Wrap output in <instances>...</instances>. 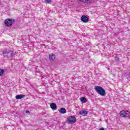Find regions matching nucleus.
I'll list each match as a JSON object with an SVG mask.
<instances>
[{
    "label": "nucleus",
    "instance_id": "obj_2",
    "mask_svg": "<svg viewBox=\"0 0 130 130\" xmlns=\"http://www.w3.org/2000/svg\"><path fill=\"white\" fill-rule=\"evenodd\" d=\"M16 23V20L13 18H8L5 20L4 24L7 27H11L13 24Z\"/></svg>",
    "mask_w": 130,
    "mask_h": 130
},
{
    "label": "nucleus",
    "instance_id": "obj_14",
    "mask_svg": "<svg viewBox=\"0 0 130 130\" xmlns=\"http://www.w3.org/2000/svg\"><path fill=\"white\" fill-rule=\"evenodd\" d=\"M7 52H8V50L7 48H5L3 51V54H7Z\"/></svg>",
    "mask_w": 130,
    "mask_h": 130
},
{
    "label": "nucleus",
    "instance_id": "obj_6",
    "mask_svg": "<svg viewBox=\"0 0 130 130\" xmlns=\"http://www.w3.org/2000/svg\"><path fill=\"white\" fill-rule=\"evenodd\" d=\"M9 54H10L9 57H14L16 55V52L13 49H11L9 50Z\"/></svg>",
    "mask_w": 130,
    "mask_h": 130
},
{
    "label": "nucleus",
    "instance_id": "obj_1",
    "mask_svg": "<svg viewBox=\"0 0 130 130\" xmlns=\"http://www.w3.org/2000/svg\"><path fill=\"white\" fill-rule=\"evenodd\" d=\"M94 90L96 91V93H98V94H99L101 96H105V95H106L105 89H104V88H103V87L101 86H94Z\"/></svg>",
    "mask_w": 130,
    "mask_h": 130
},
{
    "label": "nucleus",
    "instance_id": "obj_4",
    "mask_svg": "<svg viewBox=\"0 0 130 130\" xmlns=\"http://www.w3.org/2000/svg\"><path fill=\"white\" fill-rule=\"evenodd\" d=\"M120 115L121 117H129L130 112L128 110H122L120 112Z\"/></svg>",
    "mask_w": 130,
    "mask_h": 130
},
{
    "label": "nucleus",
    "instance_id": "obj_8",
    "mask_svg": "<svg viewBox=\"0 0 130 130\" xmlns=\"http://www.w3.org/2000/svg\"><path fill=\"white\" fill-rule=\"evenodd\" d=\"M49 59L51 61H53L55 59V55L54 54H50L49 55Z\"/></svg>",
    "mask_w": 130,
    "mask_h": 130
},
{
    "label": "nucleus",
    "instance_id": "obj_9",
    "mask_svg": "<svg viewBox=\"0 0 130 130\" xmlns=\"http://www.w3.org/2000/svg\"><path fill=\"white\" fill-rule=\"evenodd\" d=\"M58 110L59 112H60V113H61V114H64L65 113H67V110L64 108H61Z\"/></svg>",
    "mask_w": 130,
    "mask_h": 130
},
{
    "label": "nucleus",
    "instance_id": "obj_3",
    "mask_svg": "<svg viewBox=\"0 0 130 130\" xmlns=\"http://www.w3.org/2000/svg\"><path fill=\"white\" fill-rule=\"evenodd\" d=\"M77 118L75 116H71L67 118V122L68 124H73L76 123Z\"/></svg>",
    "mask_w": 130,
    "mask_h": 130
},
{
    "label": "nucleus",
    "instance_id": "obj_12",
    "mask_svg": "<svg viewBox=\"0 0 130 130\" xmlns=\"http://www.w3.org/2000/svg\"><path fill=\"white\" fill-rule=\"evenodd\" d=\"M80 100L82 103H86L87 102V98L85 97L80 98Z\"/></svg>",
    "mask_w": 130,
    "mask_h": 130
},
{
    "label": "nucleus",
    "instance_id": "obj_18",
    "mask_svg": "<svg viewBox=\"0 0 130 130\" xmlns=\"http://www.w3.org/2000/svg\"><path fill=\"white\" fill-rule=\"evenodd\" d=\"M85 2H89V3H91L92 2V0H84Z\"/></svg>",
    "mask_w": 130,
    "mask_h": 130
},
{
    "label": "nucleus",
    "instance_id": "obj_16",
    "mask_svg": "<svg viewBox=\"0 0 130 130\" xmlns=\"http://www.w3.org/2000/svg\"><path fill=\"white\" fill-rule=\"evenodd\" d=\"M52 0H45V3L46 4H50L51 3Z\"/></svg>",
    "mask_w": 130,
    "mask_h": 130
},
{
    "label": "nucleus",
    "instance_id": "obj_13",
    "mask_svg": "<svg viewBox=\"0 0 130 130\" xmlns=\"http://www.w3.org/2000/svg\"><path fill=\"white\" fill-rule=\"evenodd\" d=\"M5 74V70L0 69V76H3Z\"/></svg>",
    "mask_w": 130,
    "mask_h": 130
},
{
    "label": "nucleus",
    "instance_id": "obj_15",
    "mask_svg": "<svg viewBox=\"0 0 130 130\" xmlns=\"http://www.w3.org/2000/svg\"><path fill=\"white\" fill-rule=\"evenodd\" d=\"M114 59H115V62H117L119 61V58H118V57L115 56V57L114 58Z\"/></svg>",
    "mask_w": 130,
    "mask_h": 130
},
{
    "label": "nucleus",
    "instance_id": "obj_10",
    "mask_svg": "<svg viewBox=\"0 0 130 130\" xmlns=\"http://www.w3.org/2000/svg\"><path fill=\"white\" fill-rule=\"evenodd\" d=\"M79 113H80V114H81V115H83V116H86V115H87V114H88V111H84L83 110H82L81 111H80Z\"/></svg>",
    "mask_w": 130,
    "mask_h": 130
},
{
    "label": "nucleus",
    "instance_id": "obj_20",
    "mask_svg": "<svg viewBox=\"0 0 130 130\" xmlns=\"http://www.w3.org/2000/svg\"><path fill=\"white\" fill-rule=\"evenodd\" d=\"M79 2H84V0H79Z\"/></svg>",
    "mask_w": 130,
    "mask_h": 130
},
{
    "label": "nucleus",
    "instance_id": "obj_5",
    "mask_svg": "<svg viewBox=\"0 0 130 130\" xmlns=\"http://www.w3.org/2000/svg\"><path fill=\"white\" fill-rule=\"evenodd\" d=\"M81 20L83 23H88V21H89V18H88L87 16L83 15L81 17Z\"/></svg>",
    "mask_w": 130,
    "mask_h": 130
},
{
    "label": "nucleus",
    "instance_id": "obj_7",
    "mask_svg": "<svg viewBox=\"0 0 130 130\" xmlns=\"http://www.w3.org/2000/svg\"><path fill=\"white\" fill-rule=\"evenodd\" d=\"M50 108L52 110H56L57 109V106H56V104L52 103L50 104Z\"/></svg>",
    "mask_w": 130,
    "mask_h": 130
},
{
    "label": "nucleus",
    "instance_id": "obj_19",
    "mask_svg": "<svg viewBox=\"0 0 130 130\" xmlns=\"http://www.w3.org/2000/svg\"><path fill=\"white\" fill-rule=\"evenodd\" d=\"M99 130H104V128H100Z\"/></svg>",
    "mask_w": 130,
    "mask_h": 130
},
{
    "label": "nucleus",
    "instance_id": "obj_11",
    "mask_svg": "<svg viewBox=\"0 0 130 130\" xmlns=\"http://www.w3.org/2000/svg\"><path fill=\"white\" fill-rule=\"evenodd\" d=\"M25 96V94H19L15 96V98L16 99H17V100H20V99H22V98H24Z\"/></svg>",
    "mask_w": 130,
    "mask_h": 130
},
{
    "label": "nucleus",
    "instance_id": "obj_17",
    "mask_svg": "<svg viewBox=\"0 0 130 130\" xmlns=\"http://www.w3.org/2000/svg\"><path fill=\"white\" fill-rule=\"evenodd\" d=\"M25 112L26 113H28V114H30V111L29 110H26Z\"/></svg>",
    "mask_w": 130,
    "mask_h": 130
}]
</instances>
